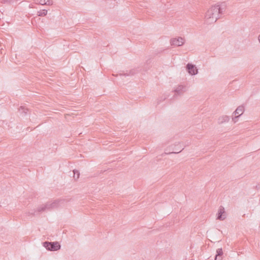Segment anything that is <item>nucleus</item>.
<instances>
[{
    "label": "nucleus",
    "instance_id": "nucleus-1",
    "mask_svg": "<svg viewBox=\"0 0 260 260\" xmlns=\"http://www.w3.org/2000/svg\"><path fill=\"white\" fill-rule=\"evenodd\" d=\"M226 5L224 2L218 3L211 8L207 11L205 15V21L207 24H212L215 22L220 17V14L222 13L223 10L225 9Z\"/></svg>",
    "mask_w": 260,
    "mask_h": 260
},
{
    "label": "nucleus",
    "instance_id": "nucleus-2",
    "mask_svg": "<svg viewBox=\"0 0 260 260\" xmlns=\"http://www.w3.org/2000/svg\"><path fill=\"white\" fill-rule=\"evenodd\" d=\"M71 198H59L53 201L48 202L45 204L42 205L37 209L39 212L50 210L64 207L66 204L71 201Z\"/></svg>",
    "mask_w": 260,
    "mask_h": 260
},
{
    "label": "nucleus",
    "instance_id": "nucleus-3",
    "mask_svg": "<svg viewBox=\"0 0 260 260\" xmlns=\"http://www.w3.org/2000/svg\"><path fill=\"white\" fill-rule=\"evenodd\" d=\"M43 246L49 251H54L60 249L61 246L58 242L46 241L43 243Z\"/></svg>",
    "mask_w": 260,
    "mask_h": 260
},
{
    "label": "nucleus",
    "instance_id": "nucleus-4",
    "mask_svg": "<svg viewBox=\"0 0 260 260\" xmlns=\"http://www.w3.org/2000/svg\"><path fill=\"white\" fill-rule=\"evenodd\" d=\"M170 43L171 45L176 46H181L184 44V39L182 37H178V38H173L171 40Z\"/></svg>",
    "mask_w": 260,
    "mask_h": 260
},
{
    "label": "nucleus",
    "instance_id": "nucleus-5",
    "mask_svg": "<svg viewBox=\"0 0 260 260\" xmlns=\"http://www.w3.org/2000/svg\"><path fill=\"white\" fill-rule=\"evenodd\" d=\"M186 70L188 73L191 75H195L198 73V70L194 65L188 63L186 65Z\"/></svg>",
    "mask_w": 260,
    "mask_h": 260
},
{
    "label": "nucleus",
    "instance_id": "nucleus-6",
    "mask_svg": "<svg viewBox=\"0 0 260 260\" xmlns=\"http://www.w3.org/2000/svg\"><path fill=\"white\" fill-rule=\"evenodd\" d=\"M186 90V87L183 85H178L175 89V95H182Z\"/></svg>",
    "mask_w": 260,
    "mask_h": 260
},
{
    "label": "nucleus",
    "instance_id": "nucleus-7",
    "mask_svg": "<svg viewBox=\"0 0 260 260\" xmlns=\"http://www.w3.org/2000/svg\"><path fill=\"white\" fill-rule=\"evenodd\" d=\"M226 218L225 214L224 208L222 206H220L218 209L217 214V219L223 220Z\"/></svg>",
    "mask_w": 260,
    "mask_h": 260
},
{
    "label": "nucleus",
    "instance_id": "nucleus-8",
    "mask_svg": "<svg viewBox=\"0 0 260 260\" xmlns=\"http://www.w3.org/2000/svg\"><path fill=\"white\" fill-rule=\"evenodd\" d=\"M244 107L242 106H239L236 110L234 112L235 116L233 118V120L235 122H236V119L238 118L240 115H241L244 112Z\"/></svg>",
    "mask_w": 260,
    "mask_h": 260
},
{
    "label": "nucleus",
    "instance_id": "nucleus-9",
    "mask_svg": "<svg viewBox=\"0 0 260 260\" xmlns=\"http://www.w3.org/2000/svg\"><path fill=\"white\" fill-rule=\"evenodd\" d=\"M184 148L182 147L181 144L178 143L177 145H175V148L172 149L173 151H172V152H165L164 153V154H163L162 155H166V154H172V153H178L180 152Z\"/></svg>",
    "mask_w": 260,
    "mask_h": 260
},
{
    "label": "nucleus",
    "instance_id": "nucleus-10",
    "mask_svg": "<svg viewBox=\"0 0 260 260\" xmlns=\"http://www.w3.org/2000/svg\"><path fill=\"white\" fill-rule=\"evenodd\" d=\"M230 118L228 116L224 115L219 117L218 119V123L219 124H222L224 122H227L229 121Z\"/></svg>",
    "mask_w": 260,
    "mask_h": 260
},
{
    "label": "nucleus",
    "instance_id": "nucleus-11",
    "mask_svg": "<svg viewBox=\"0 0 260 260\" xmlns=\"http://www.w3.org/2000/svg\"><path fill=\"white\" fill-rule=\"evenodd\" d=\"M137 72L136 69H132L126 73L120 74L119 75L120 76H130L134 75Z\"/></svg>",
    "mask_w": 260,
    "mask_h": 260
},
{
    "label": "nucleus",
    "instance_id": "nucleus-12",
    "mask_svg": "<svg viewBox=\"0 0 260 260\" xmlns=\"http://www.w3.org/2000/svg\"><path fill=\"white\" fill-rule=\"evenodd\" d=\"M47 14V10H42L38 12V15L39 16H45Z\"/></svg>",
    "mask_w": 260,
    "mask_h": 260
},
{
    "label": "nucleus",
    "instance_id": "nucleus-13",
    "mask_svg": "<svg viewBox=\"0 0 260 260\" xmlns=\"http://www.w3.org/2000/svg\"><path fill=\"white\" fill-rule=\"evenodd\" d=\"M73 173H74L73 178L75 179V180L78 179L79 178V176H80V173H79V171L74 170H73Z\"/></svg>",
    "mask_w": 260,
    "mask_h": 260
},
{
    "label": "nucleus",
    "instance_id": "nucleus-14",
    "mask_svg": "<svg viewBox=\"0 0 260 260\" xmlns=\"http://www.w3.org/2000/svg\"><path fill=\"white\" fill-rule=\"evenodd\" d=\"M223 254L222 250L221 248H218L216 250V255L217 256H220L221 257L222 255Z\"/></svg>",
    "mask_w": 260,
    "mask_h": 260
},
{
    "label": "nucleus",
    "instance_id": "nucleus-15",
    "mask_svg": "<svg viewBox=\"0 0 260 260\" xmlns=\"http://www.w3.org/2000/svg\"><path fill=\"white\" fill-rule=\"evenodd\" d=\"M19 110L20 111H22L23 112H24L25 114L26 113V112L25 111V110H27V109H25L24 107H20V108H19Z\"/></svg>",
    "mask_w": 260,
    "mask_h": 260
},
{
    "label": "nucleus",
    "instance_id": "nucleus-16",
    "mask_svg": "<svg viewBox=\"0 0 260 260\" xmlns=\"http://www.w3.org/2000/svg\"><path fill=\"white\" fill-rule=\"evenodd\" d=\"M35 212H36L35 211H34V212L32 211L31 212H29L28 213H26V214L27 216H29L30 215H35Z\"/></svg>",
    "mask_w": 260,
    "mask_h": 260
},
{
    "label": "nucleus",
    "instance_id": "nucleus-17",
    "mask_svg": "<svg viewBox=\"0 0 260 260\" xmlns=\"http://www.w3.org/2000/svg\"><path fill=\"white\" fill-rule=\"evenodd\" d=\"M221 259H222V257H221L220 256H217V255H216L215 257V260H221Z\"/></svg>",
    "mask_w": 260,
    "mask_h": 260
},
{
    "label": "nucleus",
    "instance_id": "nucleus-18",
    "mask_svg": "<svg viewBox=\"0 0 260 260\" xmlns=\"http://www.w3.org/2000/svg\"><path fill=\"white\" fill-rule=\"evenodd\" d=\"M10 1V0H0L1 3H6V2H8Z\"/></svg>",
    "mask_w": 260,
    "mask_h": 260
},
{
    "label": "nucleus",
    "instance_id": "nucleus-19",
    "mask_svg": "<svg viewBox=\"0 0 260 260\" xmlns=\"http://www.w3.org/2000/svg\"><path fill=\"white\" fill-rule=\"evenodd\" d=\"M258 41H259V42L260 43V35L258 36Z\"/></svg>",
    "mask_w": 260,
    "mask_h": 260
}]
</instances>
